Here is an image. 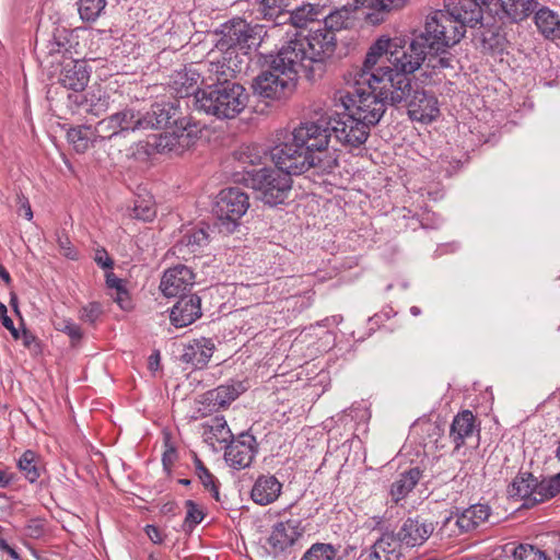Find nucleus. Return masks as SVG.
I'll list each match as a JSON object with an SVG mask.
<instances>
[{"label": "nucleus", "instance_id": "1", "mask_svg": "<svg viewBox=\"0 0 560 560\" xmlns=\"http://www.w3.org/2000/svg\"><path fill=\"white\" fill-rule=\"evenodd\" d=\"M494 0H445V9L427 16L423 36L429 49H443L458 44L466 27L481 23L482 14Z\"/></svg>", "mask_w": 560, "mask_h": 560}, {"label": "nucleus", "instance_id": "2", "mask_svg": "<svg viewBox=\"0 0 560 560\" xmlns=\"http://www.w3.org/2000/svg\"><path fill=\"white\" fill-rule=\"evenodd\" d=\"M336 47V36L317 27L311 28L306 35L298 34L285 42L281 49L289 65H295L307 79L314 80L323 75Z\"/></svg>", "mask_w": 560, "mask_h": 560}, {"label": "nucleus", "instance_id": "3", "mask_svg": "<svg viewBox=\"0 0 560 560\" xmlns=\"http://www.w3.org/2000/svg\"><path fill=\"white\" fill-rule=\"evenodd\" d=\"M393 48V38L380 37L369 48L362 66L353 67L348 78L355 81L357 84H368V86H377V84H389L392 94L389 98L396 103L405 98L404 90L409 85V77L394 73L390 67L383 66Z\"/></svg>", "mask_w": 560, "mask_h": 560}, {"label": "nucleus", "instance_id": "4", "mask_svg": "<svg viewBox=\"0 0 560 560\" xmlns=\"http://www.w3.org/2000/svg\"><path fill=\"white\" fill-rule=\"evenodd\" d=\"M347 83L351 86L350 91L338 92L335 101L340 102L343 109L350 116L368 127L375 126L383 117L386 104L397 106L400 102L394 103L388 94H392L389 84H377V86H368V84H357L355 81L346 77Z\"/></svg>", "mask_w": 560, "mask_h": 560}, {"label": "nucleus", "instance_id": "5", "mask_svg": "<svg viewBox=\"0 0 560 560\" xmlns=\"http://www.w3.org/2000/svg\"><path fill=\"white\" fill-rule=\"evenodd\" d=\"M249 95L236 82L207 86L196 93V109L218 119H233L247 106Z\"/></svg>", "mask_w": 560, "mask_h": 560}, {"label": "nucleus", "instance_id": "6", "mask_svg": "<svg viewBox=\"0 0 560 560\" xmlns=\"http://www.w3.org/2000/svg\"><path fill=\"white\" fill-rule=\"evenodd\" d=\"M276 168L291 175H300L314 170L315 173H330L337 165L335 156H315L304 150L303 145L295 143L288 135L284 141L275 145L269 152Z\"/></svg>", "mask_w": 560, "mask_h": 560}, {"label": "nucleus", "instance_id": "7", "mask_svg": "<svg viewBox=\"0 0 560 560\" xmlns=\"http://www.w3.org/2000/svg\"><path fill=\"white\" fill-rule=\"evenodd\" d=\"M301 73L295 65H289L282 49L272 57L267 70L261 71L255 79L254 92L264 98L281 100L289 96L295 88V77Z\"/></svg>", "mask_w": 560, "mask_h": 560}, {"label": "nucleus", "instance_id": "8", "mask_svg": "<svg viewBox=\"0 0 560 560\" xmlns=\"http://www.w3.org/2000/svg\"><path fill=\"white\" fill-rule=\"evenodd\" d=\"M244 184L257 192V197L266 205L277 206L282 203L292 187L289 174L278 168L262 167L257 172H247Z\"/></svg>", "mask_w": 560, "mask_h": 560}, {"label": "nucleus", "instance_id": "9", "mask_svg": "<svg viewBox=\"0 0 560 560\" xmlns=\"http://www.w3.org/2000/svg\"><path fill=\"white\" fill-rule=\"evenodd\" d=\"M331 115L325 113L316 120L301 122L289 135L291 140L303 145L304 150L315 156H332L327 152L330 133Z\"/></svg>", "mask_w": 560, "mask_h": 560}, {"label": "nucleus", "instance_id": "10", "mask_svg": "<svg viewBox=\"0 0 560 560\" xmlns=\"http://www.w3.org/2000/svg\"><path fill=\"white\" fill-rule=\"evenodd\" d=\"M427 49L424 37L413 34L409 43L404 38H393V48L388 57V62L393 68L394 73L408 74L417 71L425 61Z\"/></svg>", "mask_w": 560, "mask_h": 560}, {"label": "nucleus", "instance_id": "11", "mask_svg": "<svg viewBox=\"0 0 560 560\" xmlns=\"http://www.w3.org/2000/svg\"><path fill=\"white\" fill-rule=\"evenodd\" d=\"M305 527L299 518L277 522L266 541L267 552L276 559L285 560L304 538Z\"/></svg>", "mask_w": 560, "mask_h": 560}, {"label": "nucleus", "instance_id": "12", "mask_svg": "<svg viewBox=\"0 0 560 560\" xmlns=\"http://www.w3.org/2000/svg\"><path fill=\"white\" fill-rule=\"evenodd\" d=\"M248 208L249 198L240 188L230 187L221 190L214 207L220 230L232 233Z\"/></svg>", "mask_w": 560, "mask_h": 560}, {"label": "nucleus", "instance_id": "13", "mask_svg": "<svg viewBox=\"0 0 560 560\" xmlns=\"http://www.w3.org/2000/svg\"><path fill=\"white\" fill-rule=\"evenodd\" d=\"M145 124L141 112L125 108L100 120L94 126V135L96 139H112L120 135L144 130L143 125Z\"/></svg>", "mask_w": 560, "mask_h": 560}, {"label": "nucleus", "instance_id": "14", "mask_svg": "<svg viewBox=\"0 0 560 560\" xmlns=\"http://www.w3.org/2000/svg\"><path fill=\"white\" fill-rule=\"evenodd\" d=\"M265 34L261 25H250L244 20H233L225 24L222 30V37L219 39L217 47L221 51L231 50L235 47L252 48L260 44Z\"/></svg>", "mask_w": 560, "mask_h": 560}, {"label": "nucleus", "instance_id": "15", "mask_svg": "<svg viewBox=\"0 0 560 560\" xmlns=\"http://www.w3.org/2000/svg\"><path fill=\"white\" fill-rule=\"evenodd\" d=\"M370 130L366 122L359 121L346 110L338 114V118L331 116L330 133L350 150L364 144L370 136Z\"/></svg>", "mask_w": 560, "mask_h": 560}, {"label": "nucleus", "instance_id": "16", "mask_svg": "<svg viewBox=\"0 0 560 560\" xmlns=\"http://www.w3.org/2000/svg\"><path fill=\"white\" fill-rule=\"evenodd\" d=\"M404 93L405 98L400 101V104L405 103L411 119L430 122L439 116L440 109L435 96L424 90L413 89L410 79Z\"/></svg>", "mask_w": 560, "mask_h": 560}, {"label": "nucleus", "instance_id": "17", "mask_svg": "<svg viewBox=\"0 0 560 560\" xmlns=\"http://www.w3.org/2000/svg\"><path fill=\"white\" fill-rule=\"evenodd\" d=\"M256 452L257 443L255 436L249 433H242L226 446L224 458L231 467L243 469L252 464Z\"/></svg>", "mask_w": 560, "mask_h": 560}, {"label": "nucleus", "instance_id": "18", "mask_svg": "<svg viewBox=\"0 0 560 560\" xmlns=\"http://www.w3.org/2000/svg\"><path fill=\"white\" fill-rule=\"evenodd\" d=\"M180 115L179 106L174 102L155 103L149 112L142 113V119L147 122L143 129L172 128L183 118Z\"/></svg>", "mask_w": 560, "mask_h": 560}, {"label": "nucleus", "instance_id": "19", "mask_svg": "<svg viewBox=\"0 0 560 560\" xmlns=\"http://www.w3.org/2000/svg\"><path fill=\"white\" fill-rule=\"evenodd\" d=\"M194 283L192 270L184 265H177L164 272L160 289L165 296H176L191 288Z\"/></svg>", "mask_w": 560, "mask_h": 560}, {"label": "nucleus", "instance_id": "20", "mask_svg": "<svg viewBox=\"0 0 560 560\" xmlns=\"http://www.w3.org/2000/svg\"><path fill=\"white\" fill-rule=\"evenodd\" d=\"M90 80V71L83 60L66 58L61 62L58 81L62 86L74 92L83 91Z\"/></svg>", "mask_w": 560, "mask_h": 560}, {"label": "nucleus", "instance_id": "21", "mask_svg": "<svg viewBox=\"0 0 560 560\" xmlns=\"http://www.w3.org/2000/svg\"><path fill=\"white\" fill-rule=\"evenodd\" d=\"M209 244V234L205 226H191L186 229L180 240L173 246V253L177 257L187 260Z\"/></svg>", "mask_w": 560, "mask_h": 560}, {"label": "nucleus", "instance_id": "22", "mask_svg": "<svg viewBox=\"0 0 560 560\" xmlns=\"http://www.w3.org/2000/svg\"><path fill=\"white\" fill-rule=\"evenodd\" d=\"M433 523L427 522L420 517L408 518L399 528L397 539L400 546L404 544L407 547L421 546L433 533Z\"/></svg>", "mask_w": 560, "mask_h": 560}, {"label": "nucleus", "instance_id": "23", "mask_svg": "<svg viewBox=\"0 0 560 560\" xmlns=\"http://www.w3.org/2000/svg\"><path fill=\"white\" fill-rule=\"evenodd\" d=\"M214 350L215 345L212 339L206 337L196 338L184 346L180 359L192 368L202 369L210 361Z\"/></svg>", "mask_w": 560, "mask_h": 560}, {"label": "nucleus", "instance_id": "24", "mask_svg": "<svg viewBox=\"0 0 560 560\" xmlns=\"http://www.w3.org/2000/svg\"><path fill=\"white\" fill-rule=\"evenodd\" d=\"M201 316V299L196 294L184 295L171 310V322L176 327L192 324Z\"/></svg>", "mask_w": 560, "mask_h": 560}, {"label": "nucleus", "instance_id": "25", "mask_svg": "<svg viewBox=\"0 0 560 560\" xmlns=\"http://www.w3.org/2000/svg\"><path fill=\"white\" fill-rule=\"evenodd\" d=\"M281 489L282 485L275 476L261 475L254 482L250 498L259 505H268L279 498Z\"/></svg>", "mask_w": 560, "mask_h": 560}, {"label": "nucleus", "instance_id": "26", "mask_svg": "<svg viewBox=\"0 0 560 560\" xmlns=\"http://www.w3.org/2000/svg\"><path fill=\"white\" fill-rule=\"evenodd\" d=\"M399 539L393 534H384L373 546L362 553L363 560H399L401 557Z\"/></svg>", "mask_w": 560, "mask_h": 560}, {"label": "nucleus", "instance_id": "27", "mask_svg": "<svg viewBox=\"0 0 560 560\" xmlns=\"http://www.w3.org/2000/svg\"><path fill=\"white\" fill-rule=\"evenodd\" d=\"M199 79L198 70L185 68L171 77L170 88L177 97L184 98L194 94V105L196 106V93L201 90L197 88Z\"/></svg>", "mask_w": 560, "mask_h": 560}, {"label": "nucleus", "instance_id": "28", "mask_svg": "<svg viewBox=\"0 0 560 560\" xmlns=\"http://www.w3.org/2000/svg\"><path fill=\"white\" fill-rule=\"evenodd\" d=\"M74 102L83 112L96 117L110 108V97L101 88L93 89L82 96H75Z\"/></svg>", "mask_w": 560, "mask_h": 560}, {"label": "nucleus", "instance_id": "29", "mask_svg": "<svg viewBox=\"0 0 560 560\" xmlns=\"http://www.w3.org/2000/svg\"><path fill=\"white\" fill-rule=\"evenodd\" d=\"M268 156L266 150L257 144L243 145L235 152V159L240 163V167L243 170L241 178L236 180L244 182V177H248L247 172H257L254 168L256 165L262 163V160Z\"/></svg>", "mask_w": 560, "mask_h": 560}, {"label": "nucleus", "instance_id": "30", "mask_svg": "<svg viewBox=\"0 0 560 560\" xmlns=\"http://www.w3.org/2000/svg\"><path fill=\"white\" fill-rule=\"evenodd\" d=\"M247 389L241 381H231L207 393V399L217 408H224Z\"/></svg>", "mask_w": 560, "mask_h": 560}, {"label": "nucleus", "instance_id": "31", "mask_svg": "<svg viewBox=\"0 0 560 560\" xmlns=\"http://www.w3.org/2000/svg\"><path fill=\"white\" fill-rule=\"evenodd\" d=\"M201 83L207 86H214L215 84H223V82H231L232 69L226 66L224 61L209 60L200 65Z\"/></svg>", "mask_w": 560, "mask_h": 560}, {"label": "nucleus", "instance_id": "32", "mask_svg": "<svg viewBox=\"0 0 560 560\" xmlns=\"http://www.w3.org/2000/svg\"><path fill=\"white\" fill-rule=\"evenodd\" d=\"M475 431V417L471 411L464 410L459 412L451 424L450 439L455 448H459L465 440L472 435Z\"/></svg>", "mask_w": 560, "mask_h": 560}, {"label": "nucleus", "instance_id": "33", "mask_svg": "<svg viewBox=\"0 0 560 560\" xmlns=\"http://www.w3.org/2000/svg\"><path fill=\"white\" fill-rule=\"evenodd\" d=\"M322 16H324V5L303 3L289 11L287 22H291L293 26L301 28L307 26L310 23L319 22Z\"/></svg>", "mask_w": 560, "mask_h": 560}, {"label": "nucleus", "instance_id": "34", "mask_svg": "<svg viewBox=\"0 0 560 560\" xmlns=\"http://www.w3.org/2000/svg\"><path fill=\"white\" fill-rule=\"evenodd\" d=\"M535 24L538 31L550 39L560 38V16L547 7H540L535 12Z\"/></svg>", "mask_w": 560, "mask_h": 560}, {"label": "nucleus", "instance_id": "35", "mask_svg": "<svg viewBox=\"0 0 560 560\" xmlns=\"http://www.w3.org/2000/svg\"><path fill=\"white\" fill-rule=\"evenodd\" d=\"M503 13L512 22H522L538 9L537 0H499Z\"/></svg>", "mask_w": 560, "mask_h": 560}, {"label": "nucleus", "instance_id": "36", "mask_svg": "<svg viewBox=\"0 0 560 560\" xmlns=\"http://www.w3.org/2000/svg\"><path fill=\"white\" fill-rule=\"evenodd\" d=\"M421 477L419 468H411L401 474L399 478L393 482L390 487V497L395 503L405 499L407 494L415 488Z\"/></svg>", "mask_w": 560, "mask_h": 560}, {"label": "nucleus", "instance_id": "37", "mask_svg": "<svg viewBox=\"0 0 560 560\" xmlns=\"http://www.w3.org/2000/svg\"><path fill=\"white\" fill-rule=\"evenodd\" d=\"M534 481L535 478L532 474L524 472L517 475L508 488L509 497L515 501L524 500V505L529 506Z\"/></svg>", "mask_w": 560, "mask_h": 560}, {"label": "nucleus", "instance_id": "38", "mask_svg": "<svg viewBox=\"0 0 560 560\" xmlns=\"http://www.w3.org/2000/svg\"><path fill=\"white\" fill-rule=\"evenodd\" d=\"M289 7L290 0H261L259 12L264 19L273 21L276 25H281L287 23Z\"/></svg>", "mask_w": 560, "mask_h": 560}, {"label": "nucleus", "instance_id": "39", "mask_svg": "<svg viewBox=\"0 0 560 560\" xmlns=\"http://www.w3.org/2000/svg\"><path fill=\"white\" fill-rule=\"evenodd\" d=\"M173 128L180 153L195 143L200 132L199 126L196 122H191L188 117H183Z\"/></svg>", "mask_w": 560, "mask_h": 560}, {"label": "nucleus", "instance_id": "40", "mask_svg": "<svg viewBox=\"0 0 560 560\" xmlns=\"http://www.w3.org/2000/svg\"><path fill=\"white\" fill-rule=\"evenodd\" d=\"M35 49L39 56H42V62L46 63L47 66H61L62 60L70 58L67 56L69 50L66 48L65 44L60 40H57L56 38L49 40L45 47L39 46L36 42Z\"/></svg>", "mask_w": 560, "mask_h": 560}, {"label": "nucleus", "instance_id": "41", "mask_svg": "<svg viewBox=\"0 0 560 560\" xmlns=\"http://www.w3.org/2000/svg\"><path fill=\"white\" fill-rule=\"evenodd\" d=\"M468 533L483 524L490 516V508L486 504H474L458 512Z\"/></svg>", "mask_w": 560, "mask_h": 560}, {"label": "nucleus", "instance_id": "42", "mask_svg": "<svg viewBox=\"0 0 560 560\" xmlns=\"http://www.w3.org/2000/svg\"><path fill=\"white\" fill-rule=\"evenodd\" d=\"M18 467L31 483L37 481L43 470L39 456L31 450L22 454L18 460Z\"/></svg>", "mask_w": 560, "mask_h": 560}, {"label": "nucleus", "instance_id": "43", "mask_svg": "<svg viewBox=\"0 0 560 560\" xmlns=\"http://www.w3.org/2000/svg\"><path fill=\"white\" fill-rule=\"evenodd\" d=\"M350 15V10L346 8L338 9L334 12H330L329 14L324 12V16H322L324 20L323 25L318 23V27L325 31H329L332 33V36H336V32L348 28L350 26L352 23Z\"/></svg>", "mask_w": 560, "mask_h": 560}, {"label": "nucleus", "instance_id": "44", "mask_svg": "<svg viewBox=\"0 0 560 560\" xmlns=\"http://www.w3.org/2000/svg\"><path fill=\"white\" fill-rule=\"evenodd\" d=\"M93 141H97L95 138L94 128L91 126H80L71 128L67 132V139L73 144L77 152H85L90 148L91 138Z\"/></svg>", "mask_w": 560, "mask_h": 560}, {"label": "nucleus", "instance_id": "45", "mask_svg": "<svg viewBox=\"0 0 560 560\" xmlns=\"http://www.w3.org/2000/svg\"><path fill=\"white\" fill-rule=\"evenodd\" d=\"M357 5L377 14H388L402 9L408 0H354Z\"/></svg>", "mask_w": 560, "mask_h": 560}, {"label": "nucleus", "instance_id": "46", "mask_svg": "<svg viewBox=\"0 0 560 560\" xmlns=\"http://www.w3.org/2000/svg\"><path fill=\"white\" fill-rule=\"evenodd\" d=\"M176 142V135L172 127L161 135L153 136L152 141H149V145L159 153L180 154L179 147Z\"/></svg>", "mask_w": 560, "mask_h": 560}, {"label": "nucleus", "instance_id": "47", "mask_svg": "<svg viewBox=\"0 0 560 560\" xmlns=\"http://www.w3.org/2000/svg\"><path fill=\"white\" fill-rule=\"evenodd\" d=\"M450 47H443V49H439V51L434 49H427V67L433 70H442V69H454L456 59L455 57L447 50Z\"/></svg>", "mask_w": 560, "mask_h": 560}, {"label": "nucleus", "instance_id": "48", "mask_svg": "<svg viewBox=\"0 0 560 560\" xmlns=\"http://www.w3.org/2000/svg\"><path fill=\"white\" fill-rule=\"evenodd\" d=\"M467 529L458 512L446 517L441 524L438 535L441 539H453L467 534Z\"/></svg>", "mask_w": 560, "mask_h": 560}, {"label": "nucleus", "instance_id": "49", "mask_svg": "<svg viewBox=\"0 0 560 560\" xmlns=\"http://www.w3.org/2000/svg\"><path fill=\"white\" fill-rule=\"evenodd\" d=\"M106 7V0H79L78 11L80 18L86 22H94Z\"/></svg>", "mask_w": 560, "mask_h": 560}, {"label": "nucleus", "instance_id": "50", "mask_svg": "<svg viewBox=\"0 0 560 560\" xmlns=\"http://www.w3.org/2000/svg\"><path fill=\"white\" fill-rule=\"evenodd\" d=\"M337 549L330 544L316 542L312 545L301 560H334Z\"/></svg>", "mask_w": 560, "mask_h": 560}, {"label": "nucleus", "instance_id": "51", "mask_svg": "<svg viewBox=\"0 0 560 560\" xmlns=\"http://www.w3.org/2000/svg\"><path fill=\"white\" fill-rule=\"evenodd\" d=\"M514 560H550L547 553L529 544H521L513 550Z\"/></svg>", "mask_w": 560, "mask_h": 560}, {"label": "nucleus", "instance_id": "52", "mask_svg": "<svg viewBox=\"0 0 560 560\" xmlns=\"http://www.w3.org/2000/svg\"><path fill=\"white\" fill-rule=\"evenodd\" d=\"M156 214L154 202L151 198H138L135 201L133 215L142 221H151Z\"/></svg>", "mask_w": 560, "mask_h": 560}, {"label": "nucleus", "instance_id": "53", "mask_svg": "<svg viewBox=\"0 0 560 560\" xmlns=\"http://www.w3.org/2000/svg\"><path fill=\"white\" fill-rule=\"evenodd\" d=\"M210 433L218 442H228L232 438L231 430L222 417H215L209 424Z\"/></svg>", "mask_w": 560, "mask_h": 560}, {"label": "nucleus", "instance_id": "54", "mask_svg": "<svg viewBox=\"0 0 560 560\" xmlns=\"http://www.w3.org/2000/svg\"><path fill=\"white\" fill-rule=\"evenodd\" d=\"M54 326L57 330L68 335L72 341H79L82 338L81 328L71 319L59 318L54 322Z\"/></svg>", "mask_w": 560, "mask_h": 560}, {"label": "nucleus", "instance_id": "55", "mask_svg": "<svg viewBox=\"0 0 560 560\" xmlns=\"http://www.w3.org/2000/svg\"><path fill=\"white\" fill-rule=\"evenodd\" d=\"M186 509L187 513L184 526L185 528L191 530L197 524H199L203 520V512L191 500L186 501Z\"/></svg>", "mask_w": 560, "mask_h": 560}, {"label": "nucleus", "instance_id": "56", "mask_svg": "<svg viewBox=\"0 0 560 560\" xmlns=\"http://www.w3.org/2000/svg\"><path fill=\"white\" fill-rule=\"evenodd\" d=\"M196 474L200 481L202 482V485L206 488L211 489V491H213L214 493V497L218 499L219 492L214 485V478L200 460L196 462Z\"/></svg>", "mask_w": 560, "mask_h": 560}, {"label": "nucleus", "instance_id": "57", "mask_svg": "<svg viewBox=\"0 0 560 560\" xmlns=\"http://www.w3.org/2000/svg\"><path fill=\"white\" fill-rule=\"evenodd\" d=\"M533 488L530 505L544 502L545 500L552 498V495H549V489L545 479L540 482L535 479Z\"/></svg>", "mask_w": 560, "mask_h": 560}, {"label": "nucleus", "instance_id": "58", "mask_svg": "<svg viewBox=\"0 0 560 560\" xmlns=\"http://www.w3.org/2000/svg\"><path fill=\"white\" fill-rule=\"evenodd\" d=\"M102 313L101 305L98 303H89L82 307L80 312V318L86 323L93 324L100 317Z\"/></svg>", "mask_w": 560, "mask_h": 560}, {"label": "nucleus", "instance_id": "59", "mask_svg": "<svg viewBox=\"0 0 560 560\" xmlns=\"http://www.w3.org/2000/svg\"><path fill=\"white\" fill-rule=\"evenodd\" d=\"M58 245L62 253V255L69 259H77L78 253L77 250L71 246V243L67 236H58Z\"/></svg>", "mask_w": 560, "mask_h": 560}, {"label": "nucleus", "instance_id": "60", "mask_svg": "<svg viewBox=\"0 0 560 560\" xmlns=\"http://www.w3.org/2000/svg\"><path fill=\"white\" fill-rule=\"evenodd\" d=\"M112 298L120 306L121 310L127 311L131 308V300L125 288L113 292Z\"/></svg>", "mask_w": 560, "mask_h": 560}, {"label": "nucleus", "instance_id": "61", "mask_svg": "<svg viewBox=\"0 0 560 560\" xmlns=\"http://www.w3.org/2000/svg\"><path fill=\"white\" fill-rule=\"evenodd\" d=\"M95 261L102 268H112L113 260L109 258L107 252L105 249L97 250L95 254Z\"/></svg>", "mask_w": 560, "mask_h": 560}, {"label": "nucleus", "instance_id": "62", "mask_svg": "<svg viewBox=\"0 0 560 560\" xmlns=\"http://www.w3.org/2000/svg\"><path fill=\"white\" fill-rule=\"evenodd\" d=\"M545 481L549 489V495L555 497L560 492V472L548 479H545Z\"/></svg>", "mask_w": 560, "mask_h": 560}, {"label": "nucleus", "instance_id": "63", "mask_svg": "<svg viewBox=\"0 0 560 560\" xmlns=\"http://www.w3.org/2000/svg\"><path fill=\"white\" fill-rule=\"evenodd\" d=\"M19 213L23 214L28 221L33 219L31 205L24 197H19Z\"/></svg>", "mask_w": 560, "mask_h": 560}, {"label": "nucleus", "instance_id": "64", "mask_svg": "<svg viewBox=\"0 0 560 560\" xmlns=\"http://www.w3.org/2000/svg\"><path fill=\"white\" fill-rule=\"evenodd\" d=\"M106 284L108 289L114 290V292L124 288L122 280L113 272L106 275Z\"/></svg>", "mask_w": 560, "mask_h": 560}]
</instances>
